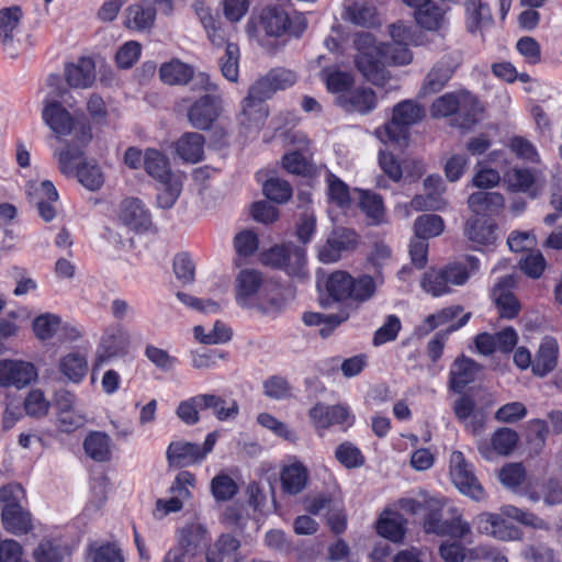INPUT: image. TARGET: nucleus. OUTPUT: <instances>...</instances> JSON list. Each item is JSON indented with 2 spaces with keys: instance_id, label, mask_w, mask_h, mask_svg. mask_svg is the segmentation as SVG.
Wrapping results in <instances>:
<instances>
[{
  "instance_id": "nucleus-60",
  "label": "nucleus",
  "mask_w": 562,
  "mask_h": 562,
  "mask_svg": "<svg viewBox=\"0 0 562 562\" xmlns=\"http://www.w3.org/2000/svg\"><path fill=\"white\" fill-rule=\"evenodd\" d=\"M323 77L327 89L334 93L346 92L355 82L351 74L338 69H325Z\"/></svg>"
},
{
  "instance_id": "nucleus-2",
  "label": "nucleus",
  "mask_w": 562,
  "mask_h": 562,
  "mask_svg": "<svg viewBox=\"0 0 562 562\" xmlns=\"http://www.w3.org/2000/svg\"><path fill=\"white\" fill-rule=\"evenodd\" d=\"M91 127L86 124H79L76 128V145L68 144L60 150L58 156V167L61 173L66 176H76L78 181L91 191L99 190L103 182V173L95 162L81 161L83 156L82 147L91 140Z\"/></svg>"
},
{
  "instance_id": "nucleus-19",
  "label": "nucleus",
  "mask_w": 562,
  "mask_h": 562,
  "mask_svg": "<svg viewBox=\"0 0 562 562\" xmlns=\"http://www.w3.org/2000/svg\"><path fill=\"white\" fill-rule=\"evenodd\" d=\"M36 367L29 361L2 359V386L22 389L37 379Z\"/></svg>"
},
{
  "instance_id": "nucleus-33",
  "label": "nucleus",
  "mask_w": 562,
  "mask_h": 562,
  "mask_svg": "<svg viewBox=\"0 0 562 562\" xmlns=\"http://www.w3.org/2000/svg\"><path fill=\"white\" fill-rule=\"evenodd\" d=\"M262 285V274L255 269L240 270L236 278V300L246 306Z\"/></svg>"
},
{
  "instance_id": "nucleus-1",
  "label": "nucleus",
  "mask_w": 562,
  "mask_h": 562,
  "mask_svg": "<svg viewBox=\"0 0 562 562\" xmlns=\"http://www.w3.org/2000/svg\"><path fill=\"white\" fill-rule=\"evenodd\" d=\"M506 518L535 529H548V524L536 514L520 509L514 505L502 507V514L481 513L473 519V526L477 532L492 536L502 541H515L522 538V531L517 526L508 522Z\"/></svg>"
},
{
  "instance_id": "nucleus-26",
  "label": "nucleus",
  "mask_w": 562,
  "mask_h": 562,
  "mask_svg": "<svg viewBox=\"0 0 562 562\" xmlns=\"http://www.w3.org/2000/svg\"><path fill=\"white\" fill-rule=\"evenodd\" d=\"M166 457L169 465L173 468H186L203 461L200 445L183 440L170 442Z\"/></svg>"
},
{
  "instance_id": "nucleus-6",
  "label": "nucleus",
  "mask_w": 562,
  "mask_h": 562,
  "mask_svg": "<svg viewBox=\"0 0 562 562\" xmlns=\"http://www.w3.org/2000/svg\"><path fill=\"white\" fill-rule=\"evenodd\" d=\"M265 267L282 270L290 277H303L306 267V250L292 243L276 244L259 254Z\"/></svg>"
},
{
  "instance_id": "nucleus-39",
  "label": "nucleus",
  "mask_w": 562,
  "mask_h": 562,
  "mask_svg": "<svg viewBox=\"0 0 562 562\" xmlns=\"http://www.w3.org/2000/svg\"><path fill=\"white\" fill-rule=\"evenodd\" d=\"M448 7H440L432 1L414 12L416 23L427 31H438L445 24Z\"/></svg>"
},
{
  "instance_id": "nucleus-35",
  "label": "nucleus",
  "mask_w": 562,
  "mask_h": 562,
  "mask_svg": "<svg viewBox=\"0 0 562 562\" xmlns=\"http://www.w3.org/2000/svg\"><path fill=\"white\" fill-rule=\"evenodd\" d=\"M156 19V9L139 3L131 4L125 10L124 26L134 31H146L153 27Z\"/></svg>"
},
{
  "instance_id": "nucleus-3",
  "label": "nucleus",
  "mask_w": 562,
  "mask_h": 562,
  "mask_svg": "<svg viewBox=\"0 0 562 562\" xmlns=\"http://www.w3.org/2000/svg\"><path fill=\"white\" fill-rule=\"evenodd\" d=\"M326 303L356 302L363 303L375 293L374 279L369 274H362L357 279L344 270L329 273L324 280Z\"/></svg>"
},
{
  "instance_id": "nucleus-10",
  "label": "nucleus",
  "mask_w": 562,
  "mask_h": 562,
  "mask_svg": "<svg viewBox=\"0 0 562 562\" xmlns=\"http://www.w3.org/2000/svg\"><path fill=\"white\" fill-rule=\"evenodd\" d=\"M261 25L265 32L270 36H281L289 33L293 36H300L306 29L305 18L295 14L290 18L286 11L280 5L266 7L260 15Z\"/></svg>"
},
{
  "instance_id": "nucleus-7",
  "label": "nucleus",
  "mask_w": 562,
  "mask_h": 562,
  "mask_svg": "<svg viewBox=\"0 0 562 562\" xmlns=\"http://www.w3.org/2000/svg\"><path fill=\"white\" fill-rule=\"evenodd\" d=\"M425 116V109L412 100H405L393 108L392 120L385 124L387 139L397 145L406 144L409 126Z\"/></svg>"
},
{
  "instance_id": "nucleus-64",
  "label": "nucleus",
  "mask_w": 562,
  "mask_h": 562,
  "mask_svg": "<svg viewBox=\"0 0 562 562\" xmlns=\"http://www.w3.org/2000/svg\"><path fill=\"white\" fill-rule=\"evenodd\" d=\"M234 248L239 257H250L259 248L258 235L251 229H244L235 235Z\"/></svg>"
},
{
  "instance_id": "nucleus-46",
  "label": "nucleus",
  "mask_w": 562,
  "mask_h": 562,
  "mask_svg": "<svg viewBox=\"0 0 562 562\" xmlns=\"http://www.w3.org/2000/svg\"><path fill=\"white\" fill-rule=\"evenodd\" d=\"M193 331L195 339L204 345L225 344L229 341L233 336L231 327L221 321H216L212 330H210L207 334L204 333V328L201 325L195 326Z\"/></svg>"
},
{
  "instance_id": "nucleus-34",
  "label": "nucleus",
  "mask_w": 562,
  "mask_h": 562,
  "mask_svg": "<svg viewBox=\"0 0 562 562\" xmlns=\"http://www.w3.org/2000/svg\"><path fill=\"white\" fill-rule=\"evenodd\" d=\"M453 68L450 63L442 58L427 74L418 94L427 97L439 92L450 80Z\"/></svg>"
},
{
  "instance_id": "nucleus-56",
  "label": "nucleus",
  "mask_w": 562,
  "mask_h": 562,
  "mask_svg": "<svg viewBox=\"0 0 562 562\" xmlns=\"http://www.w3.org/2000/svg\"><path fill=\"white\" fill-rule=\"evenodd\" d=\"M265 196L277 204L285 203L292 196V188L288 181L280 178H270L263 183Z\"/></svg>"
},
{
  "instance_id": "nucleus-42",
  "label": "nucleus",
  "mask_w": 562,
  "mask_h": 562,
  "mask_svg": "<svg viewBox=\"0 0 562 562\" xmlns=\"http://www.w3.org/2000/svg\"><path fill=\"white\" fill-rule=\"evenodd\" d=\"M495 306L501 318L514 319L521 310V304L516 295L501 284L494 290Z\"/></svg>"
},
{
  "instance_id": "nucleus-20",
  "label": "nucleus",
  "mask_w": 562,
  "mask_h": 562,
  "mask_svg": "<svg viewBox=\"0 0 562 562\" xmlns=\"http://www.w3.org/2000/svg\"><path fill=\"white\" fill-rule=\"evenodd\" d=\"M22 18L23 12L19 5L2 9V53H8L11 58L16 56Z\"/></svg>"
},
{
  "instance_id": "nucleus-18",
  "label": "nucleus",
  "mask_w": 562,
  "mask_h": 562,
  "mask_svg": "<svg viewBox=\"0 0 562 562\" xmlns=\"http://www.w3.org/2000/svg\"><path fill=\"white\" fill-rule=\"evenodd\" d=\"M220 110V98L206 93L196 100L188 111L190 124L198 130H207L217 119Z\"/></svg>"
},
{
  "instance_id": "nucleus-47",
  "label": "nucleus",
  "mask_w": 562,
  "mask_h": 562,
  "mask_svg": "<svg viewBox=\"0 0 562 562\" xmlns=\"http://www.w3.org/2000/svg\"><path fill=\"white\" fill-rule=\"evenodd\" d=\"M443 503L435 497H427L423 514V528L426 533H436L441 526Z\"/></svg>"
},
{
  "instance_id": "nucleus-29",
  "label": "nucleus",
  "mask_w": 562,
  "mask_h": 562,
  "mask_svg": "<svg viewBox=\"0 0 562 562\" xmlns=\"http://www.w3.org/2000/svg\"><path fill=\"white\" fill-rule=\"evenodd\" d=\"M308 471L301 462L284 465L280 472L281 490L288 495L300 494L307 484Z\"/></svg>"
},
{
  "instance_id": "nucleus-51",
  "label": "nucleus",
  "mask_w": 562,
  "mask_h": 562,
  "mask_svg": "<svg viewBox=\"0 0 562 562\" xmlns=\"http://www.w3.org/2000/svg\"><path fill=\"white\" fill-rule=\"evenodd\" d=\"M335 458L346 469H357L364 464L366 458L361 450L350 441H344L335 450Z\"/></svg>"
},
{
  "instance_id": "nucleus-40",
  "label": "nucleus",
  "mask_w": 562,
  "mask_h": 562,
  "mask_svg": "<svg viewBox=\"0 0 562 562\" xmlns=\"http://www.w3.org/2000/svg\"><path fill=\"white\" fill-rule=\"evenodd\" d=\"M240 541L231 533H222L215 543L206 550V562H224L236 554Z\"/></svg>"
},
{
  "instance_id": "nucleus-5",
  "label": "nucleus",
  "mask_w": 562,
  "mask_h": 562,
  "mask_svg": "<svg viewBox=\"0 0 562 562\" xmlns=\"http://www.w3.org/2000/svg\"><path fill=\"white\" fill-rule=\"evenodd\" d=\"M480 106L473 95L467 92H449L437 98L431 106L430 113L434 117H447L458 114L454 119L456 125L469 130L477 121Z\"/></svg>"
},
{
  "instance_id": "nucleus-57",
  "label": "nucleus",
  "mask_w": 562,
  "mask_h": 562,
  "mask_svg": "<svg viewBox=\"0 0 562 562\" xmlns=\"http://www.w3.org/2000/svg\"><path fill=\"white\" fill-rule=\"evenodd\" d=\"M464 5L468 14L467 29L469 32L475 33L492 22V14L486 4L464 3Z\"/></svg>"
},
{
  "instance_id": "nucleus-22",
  "label": "nucleus",
  "mask_w": 562,
  "mask_h": 562,
  "mask_svg": "<svg viewBox=\"0 0 562 562\" xmlns=\"http://www.w3.org/2000/svg\"><path fill=\"white\" fill-rule=\"evenodd\" d=\"M481 366L473 359L461 355L456 358L449 372V387L456 393H462L472 383Z\"/></svg>"
},
{
  "instance_id": "nucleus-58",
  "label": "nucleus",
  "mask_w": 562,
  "mask_h": 562,
  "mask_svg": "<svg viewBox=\"0 0 562 562\" xmlns=\"http://www.w3.org/2000/svg\"><path fill=\"white\" fill-rule=\"evenodd\" d=\"M173 272L176 278L183 284H191L195 279V265L189 252H179L173 258Z\"/></svg>"
},
{
  "instance_id": "nucleus-16",
  "label": "nucleus",
  "mask_w": 562,
  "mask_h": 562,
  "mask_svg": "<svg viewBox=\"0 0 562 562\" xmlns=\"http://www.w3.org/2000/svg\"><path fill=\"white\" fill-rule=\"evenodd\" d=\"M308 417L317 431L341 425H345L344 430H346L355 422L347 406L341 404L326 405L322 402L310 408Z\"/></svg>"
},
{
  "instance_id": "nucleus-27",
  "label": "nucleus",
  "mask_w": 562,
  "mask_h": 562,
  "mask_svg": "<svg viewBox=\"0 0 562 562\" xmlns=\"http://www.w3.org/2000/svg\"><path fill=\"white\" fill-rule=\"evenodd\" d=\"M336 102L346 112L368 114L376 106V97L371 88H358L339 94Z\"/></svg>"
},
{
  "instance_id": "nucleus-44",
  "label": "nucleus",
  "mask_w": 562,
  "mask_h": 562,
  "mask_svg": "<svg viewBox=\"0 0 562 562\" xmlns=\"http://www.w3.org/2000/svg\"><path fill=\"white\" fill-rule=\"evenodd\" d=\"M348 315L338 314L325 315L317 312H306L303 314V322L306 326H322L319 335L327 338L346 319Z\"/></svg>"
},
{
  "instance_id": "nucleus-32",
  "label": "nucleus",
  "mask_w": 562,
  "mask_h": 562,
  "mask_svg": "<svg viewBox=\"0 0 562 562\" xmlns=\"http://www.w3.org/2000/svg\"><path fill=\"white\" fill-rule=\"evenodd\" d=\"M82 447L85 453L95 462L104 463L112 459L111 437L104 431H90Z\"/></svg>"
},
{
  "instance_id": "nucleus-41",
  "label": "nucleus",
  "mask_w": 562,
  "mask_h": 562,
  "mask_svg": "<svg viewBox=\"0 0 562 562\" xmlns=\"http://www.w3.org/2000/svg\"><path fill=\"white\" fill-rule=\"evenodd\" d=\"M204 411L212 409L220 422L234 419L239 413V406L235 400L226 401L215 394H202Z\"/></svg>"
},
{
  "instance_id": "nucleus-49",
  "label": "nucleus",
  "mask_w": 562,
  "mask_h": 562,
  "mask_svg": "<svg viewBox=\"0 0 562 562\" xmlns=\"http://www.w3.org/2000/svg\"><path fill=\"white\" fill-rule=\"evenodd\" d=\"M203 411L202 394H198L181 401L176 409V414L186 425L193 426L200 422V412Z\"/></svg>"
},
{
  "instance_id": "nucleus-9",
  "label": "nucleus",
  "mask_w": 562,
  "mask_h": 562,
  "mask_svg": "<svg viewBox=\"0 0 562 562\" xmlns=\"http://www.w3.org/2000/svg\"><path fill=\"white\" fill-rule=\"evenodd\" d=\"M498 231V224L492 213H473L463 226L464 237L471 243V248L477 251L495 245Z\"/></svg>"
},
{
  "instance_id": "nucleus-37",
  "label": "nucleus",
  "mask_w": 562,
  "mask_h": 562,
  "mask_svg": "<svg viewBox=\"0 0 562 562\" xmlns=\"http://www.w3.org/2000/svg\"><path fill=\"white\" fill-rule=\"evenodd\" d=\"M407 520L395 512H387L386 516H381L376 522L378 533L394 542L400 543L403 541L406 533Z\"/></svg>"
},
{
  "instance_id": "nucleus-30",
  "label": "nucleus",
  "mask_w": 562,
  "mask_h": 562,
  "mask_svg": "<svg viewBox=\"0 0 562 562\" xmlns=\"http://www.w3.org/2000/svg\"><path fill=\"white\" fill-rule=\"evenodd\" d=\"M67 85L71 88L87 89L95 79L94 63L91 58L82 57L77 64H69L65 68Z\"/></svg>"
},
{
  "instance_id": "nucleus-59",
  "label": "nucleus",
  "mask_w": 562,
  "mask_h": 562,
  "mask_svg": "<svg viewBox=\"0 0 562 562\" xmlns=\"http://www.w3.org/2000/svg\"><path fill=\"white\" fill-rule=\"evenodd\" d=\"M92 562H125L122 549L114 542H104L89 550Z\"/></svg>"
},
{
  "instance_id": "nucleus-61",
  "label": "nucleus",
  "mask_w": 562,
  "mask_h": 562,
  "mask_svg": "<svg viewBox=\"0 0 562 562\" xmlns=\"http://www.w3.org/2000/svg\"><path fill=\"white\" fill-rule=\"evenodd\" d=\"M518 442V435L510 428H499L492 438L491 445L494 451L501 456L509 454Z\"/></svg>"
},
{
  "instance_id": "nucleus-50",
  "label": "nucleus",
  "mask_w": 562,
  "mask_h": 562,
  "mask_svg": "<svg viewBox=\"0 0 562 562\" xmlns=\"http://www.w3.org/2000/svg\"><path fill=\"white\" fill-rule=\"evenodd\" d=\"M201 23L203 24L207 37L211 43L216 47H224L226 44H231L227 42L226 35L221 26V21L213 16L207 9H201L198 11Z\"/></svg>"
},
{
  "instance_id": "nucleus-4",
  "label": "nucleus",
  "mask_w": 562,
  "mask_h": 562,
  "mask_svg": "<svg viewBox=\"0 0 562 562\" xmlns=\"http://www.w3.org/2000/svg\"><path fill=\"white\" fill-rule=\"evenodd\" d=\"M2 528L16 537L34 529L26 491L20 483L2 485Z\"/></svg>"
},
{
  "instance_id": "nucleus-54",
  "label": "nucleus",
  "mask_w": 562,
  "mask_h": 562,
  "mask_svg": "<svg viewBox=\"0 0 562 562\" xmlns=\"http://www.w3.org/2000/svg\"><path fill=\"white\" fill-rule=\"evenodd\" d=\"M402 329V323L397 315L390 314L381 327H379L372 338V345L375 347L394 341Z\"/></svg>"
},
{
  "instance_id": "nucleus-52",
  "label": "nucleus",
  "mask_w": 562,
  "mask_h": 562,
  "mask_svg": "<svg viewBox=\"0 0 562 562\" xmlns=\"http://www.w3.org/2000/svg\"><path fill=\"white\" fill-rule=\"evenodd\" d=\"M347 16L353 24L362 27H372L379 24L375 8L364 3L349 5Z\"/></svg>"
},
{
  "instance_id": "nucleus-24",
  "label": "nucleus",
  "mask_w": 562,
  "mask_h": 562,
  "mask_svg": "<svg viewBox=\"0 0 562 562\" xmlns=\"http://www.w3.org/2000/svg\"><path fill=\"white\" fill-rule=\"evenodd\" d=\"M297 80L293 70L278 67L269 70L266 76L259 78L252 85L255 90L261 91L268 98H271L277 91L285 90L292 87Z\"/></svg>"
},
{
  "instance_id": "nucleus-43",
  "label": "nucleus",
  "mask_w": 562,
  "mask_h": 562,
  "mask_svg": "<svg viewBox=\"0 0 562 562\" xmlns=\"http://www.w3.org/2000/svg\"><path fill=\"white\" fill-rule=\"evenodd\" d=\"M440 267H429L420 279V288L434 297H440L451 292Z\"/></svg>"
},
{
  "instance_id": "nucleus-48",
  "label": "nucleus",
  "mask_w": 562,
  "mask_h": 562,
  "mask_svg": "<svg viewBox=\"0 0 562 562\" xmlns=\"http://www.w3.org/2000/svg\"><path fill=\"white\" fill-rule=\"evenodd\" d=\"M472 211H496L505 206V199L498 192L477 191L468 200Z\"/></svg>"
},
{
  "instance_id": "nucleus-45",
  "label": "nucleus",
  "mask_w": 562,
  "mask_h": 562,
  "mask_svg": "<svg viewBox=\"0 0 562 562\" xmlns=\"http://www.w3.org/2000/svg\"><path fill=\"white\" fill-rule=\"evenodd\" d=\"M443 229V220L436 213H424L414 223L415 235L426 239L439 236Z\"/></svg>"
},
{
  "instance_id": "nucleus-8",
  "label": "nucleus",
  "mask_w": 562,
  "mask_h": 562,
  "mask_svg": "<svg viewBox=\"0 0 562 562\" xmlns=\"http://www.w3.org/2000/svg\"><path fill=\"white\" fill-rule=\"evenodd\" d=\"M209 539L207 529L199 522H189L178 533V544L171 548L162 562H188L189 557L205 546Z\"/></svg>"
},
{
  "instance_id": "nucleus-63",
  "label": "nucleus",
  "mask_w": 562,
  "mask_h": 562,
  "mask_svg": "<svg viewBox=\"0 0 562 562\" xmlns=\"http://www.w3.org/2000/svg\"><path fill=\"white\" fill-rule=\"evenodd\" d=\"M211 491L216 501L225 502L237 494L238 486L229 475L218 474L211 482Z\"/></svg>"
},
{
  "instance_id": "nucleus-25",
  "label": "nucleus",
  "mask_w": 562,
  "mask_h": 562,
  "mask_svg": "<svg viewBox=\"0 0 562 562\" xmlns=\"http://www.w3.org/2000/svg\"><path fill=\"white\" fill-rule=\"evenodd\" d=\"M426 195L416 196L412 205L420 211H440L447 206L446 200L441 196L443 181L438 175H430L424 181Z\"/></svg>"
},
{
  "instance_id": "nucleus-38",
  "label": "nucleus",
  "mask_w": 562,
  "mask_h": 562,
  "mask_svg": "<svg viewBox=\"0 0 562 562\" xmlns=\"http://www.w3.org/2000/svg\"><path fill=\"white\" fill-rule=\"evenodd\" d=\"M471 316V313H465L457 322L450 324L448 328L437 331L434 335V337L428 341L426 352L432 363L438 362L442 357L443 349L447 340L449 339L450 334L465 326L470 321Z\"/></svg>"
},
{
  "instance_id": "nucleus-14",
  "label": "nucleus",
  "mask_w": 562,
  "mask_h": 562,
  "mask_svg": "<svg viewBox=\"0 0 562 562\" xmlns=\"http://www.w3.org/2000/svg\"><path fill=\"white\" fill-rule=\"evenodd\" d=\"M359 245V235L356 231L337 227L327 237L325 244L318 249V259L323 263H333L341 259L345 252L353 251Z\"/></svg>"
},
{
  "instance_id": "nucleus-17",
  "label": "nucleus",
  "mask_w": 562,
  "mask_h": 562,
  "mask_svg": "<svg viewBox=\"0 0 562 562\" xmlns=\"http://www.w3.org/2000/svg\"><path fill=\"white\" fill-rule=\"evenodd\" d=\"M42 116L57 137L68 136L75 130L72 114L58 100L46 98Z\"/></svg>"
},
{
  "instance_id": "nucleus-53",
  "label": "nucleus",
  "mask_w": 562,
  "mask_h": 562,
  "mask_svg": "<svg viewBox=\"0 0 562 562\" xmlns=\"http://www.w3.org/2000/svg\"><path fill=\"white\" fill-rule=\"evenodd\" d=\"M35 562H64L65 548L56 539L43 540L33 552Z\"/></svg>"
},
{
  "instance_id": "nucleus-15",
  "label": "nucleus",
  "mask_w": 562,
  "mask_h": 562,
  "mask_svg": "<svg viewBox=\"0 0 562 562\" xmlns=\"http://www.w3.org/2000/svg\"><path fill=\"white\" fill-rule=\"evenodd\" d=\"M269 98L261 91L255 90L251 85L247 97L241 101L238 123L247 131H258L268 116V108L265 104Z\"/></svg>"
},
{
  "instance_id": "nucleus-55",
  "label": "nucleus",
  "mask_w": 562,
  "mask_h": 562,
  "mask_svg": "<svg viewBox=\"0 0 562 562\" xmlns=\"http://www.w3.org/2000/svg\"><path fill=\"white\" fill-rule=\"evenodd\" d=\"M239 47L236 44H226L223 55L218 58L222 75L229 81L238 79Z\"/></svg>"
},
{
  "instance_id": "nucleus-62",
  "label": "nucleus",
  "mask_w": 562,
  "mask_h": 562,
  "mask_svg": "<svg viewBox=\"0 0 562 562\" xmlns=\"http://www.w3.org/2000/svg\"><path fill=\"white\" fill-rule=\"evenodd\" d=\"M120 221L128 231L135 234L156 232L150 213H120Z\"/></svg>"
},
{
  "instance_id": "nucleus-12",
  "label": "nucleus",
  "mask_w": 562,
  "mask_h": 562,
  "mask_svg": "<svg viewBox=\"0 0 562 562\" xmlns=\"http://www.w3.org/2000/svg\"><path fill=\"white\" fill-rule=\"evenodd\" d=\"M128 347V333L122 325L115 324L105 328L92 363V372L99 371L111 359L125 356Z\"/></svg>"
},
{
  "instance_id": "nucleus-28",
  "label": "nucleus",
  "mask_w": 562,
  "mask_h": 562,
  "mask_svg": "<svg viewBox=\"0 0 562 562\" xmlns=\"http://www.w3.org/2000/svg\"><path fill=\"white\" fill-rule=\"evenodd\" d=\"M144 168L147 175L159 183L182 178L181 175L172 172L169 159L157 149L149 148L145 151Z\"/></svg>"
},
{
  "instance_id": "nucleus-13",
  "label": "nucleus",
  "mask_w": 562,
  "mask_h": 562,
  "mask_svg": "<svg viewBox=\"0 0 562 562\" xmlns=\"http://www.w3.org/2000/svg\"><path fill=\"white\" fill-rule=\"evenodd\" d=\"M159 77L162 82L167 85H186L190 80L193 81V88H199L206 92L215 91L217 86L213 83L210 76L205 72H200L193 76V68L179 59H172L169 63L161 65L159 69Z\"/></svg>"
},
{
  "instance_id": "nucleus-36",
  "label": "nucleus",
  "mask_w": 562,
  "mask_h": 562,
  "mask_svg": "<svg viewBox=\"0 0 562 562\" xmlns=\"http://www.w3.org/2000/svg\"><path fill=\"white\" fill-rule=\"evenodd\" d=\"M88 360L80 352H69L59 359L58 370L70 382L79 384L88 373Z\"/></svg>"
},
{
  "instance_id": "nucleus-31",
  "label": "nucleus",
  "mask_w": 562,
  "mask_h": 562,
  "mask_svg": "<svg viewBox=\"0 0 562 562\" xmlns=\"http://www.w3.org/2000/svg\"><path fill=\"white\" fill-rule=\"evenodd\" d=\"M205 138L196 132L184 133L176 143L178 156L191 164L201 161L204 157Z\"/></svg>"
},
{
  "instance_id": "nucleus-11",
  "label": "nucleus",
  "mask_w": 562,
  "mask_h": 562,
  "mask_svg": "<svg viewBox=\"0 0 562 562\" xmlns=\"http://www.w3.org/2000/svg\"><path fill=\"white\" fill-rule=\"evenodd\" d=\"M450 477L459 490L465 496L474 501L484 498V488L475 476L472 464L469 463L461 451H453L449 461Z\"/></svg>"
},
{
  "instance_id": "nucleus-23",
  "label": "nucleus",
  "mask_w": 562,
  "mask_h": 562,
  "mask_svg": "<svg viewBox=\"0 0 562 562\" xmlns=\"http://www.w3.org/2000/svg\"><path fill=\"white\" fill-rule=\"evenodd\" d=\"M355 64L359 72L375 86H384L390 79L382 54H356Z\"/></svg>"
},
{
  "instance_id": "nucleus-21",
  "label": "nucleus",
  "mask_w": 562,
  "mask_h": 562,
  "mask_svg": "<svg viewBox=\"0 0 562 562\" xmlns=\"http://www.w3.org/2000/svg\"><path fill=\"white\" fill-rule=\"evenodd\" d=\"M559 344L552 336H544L532 358V374L544 378L558 366Z\"/></svg>"
}]
</instances>
